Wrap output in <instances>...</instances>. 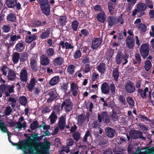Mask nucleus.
<instances>
[{"instance_id": "nucleus-15", "label": "nucleus", "mask_w": 154, "mask_h": 154, "mask_svg": "<svg viewBox=\"0 0 154 154\" xmlns=\"http://www.w3.org/2000/svg\"><path fill=\"white\" fill-rule=\"evenodd\" d=\"M48 94L50 96V97L48 99V101L51 102L56 98L58 96L57 94L55 89H52L49 91Z\"/></svg>"}, {"instance_id": "nucleus-36", "label": "nucleus", "mask_w": 154, "mask_h": 154, "mask_svg": "<svg viewBox=\"0 0 154 154\" xmlns=\"http://www.w3.org/2000/svg\"><path fill=\"white\" fill-rule=\"evenodd\" d=\"M60 78L58 76L53 77L49 81V84L52 86L56 85L59 81Z\"/></svg>"}, {"instance_id": "nucleus-13", "label": "nucleus", "mask_w": 154, "mask_h": 154, "mask_svg": "<svg viewBox=\"0 0 154 154\" xmlns=\"http://www.w3.org/2000/svg\"><path fill=\"white\" fill-rule=\"evenodd\" d=\"M125 87L126 91L129 93H132L134 92L135 90L134 84L131 82L126 83Z\"/></svg>"}, {"instance_id": "nucleus-26", "label": "nucleus", "mask_w": 154, "mask_h": 154, "mask_svg": "<svg viewBox=\"0 0 154 154\" xmlns=\"http://www.w3.org/2000/svg\"><path fill=\"white\" fill-rule=\"evenodd\" d=\"M106 135L109 137H112L115 135V131L114 129L111 128H108L105 130Z\"/></svg>"}, {"instance_id": "nucleus-34", "label": "nucleus", "mask_w": 154, "mask_h": 154, "mask_svg": "<svg viewBox=\"0 0 154 154\" xmlns=\"http://www.w3.org/2000/svg\"><path fill=\"white\" fill-rule=\"evenodd\" d=\"M75 66L74 65L70 64L67 67L66 71L67 73L70 75H73L75 72Z\"/></svg>"}, {"instance_id": "nucleus-44", "label": "nucleus", "mask_w": 154, "mask_h": 154, "mask_svg": "<svg viewBox=\"0 0 154 154\" xmlns=\"http://www.w3.org/2000/svg\"><path fill=\"white\" fill-rule=\"evenodd\" d=\"M146 8V5L144 4L140 3L138 5L137 9L138 11L141 12L144 11Z\"/></svg>"}, {"instance_id": "nucleus-9", "label": "nucleus", "mask_w": 154, "mask_h": 154, "mask_svg": "<svg viewBox=\"0 0 154 154\" xmlns=\"http://www.w3.org/2000/svg\"><path fill=\"white\" fill-rule=\"evenodd\" d=\"M137 151L132 154H154V147L149 149H143V148L137 147Z\"/></svg>"}, {"instance_id": "nucleus-29", "label": "nucleus", "mask_w": 154, "mask_h": 154, "mask_svg": "<svg viewBox=\"0 0 154 154\" xmlns=\"http://www.w3.org/2000/svg\"><path fill=\"white\" fill-rule=\"evenodd\" d=\"M8 79L10 81H14L15 80L16 75L13 70L10 69L9 70L8 72Z\"/></svg>"}, {"instance_id": "nucleus-45", "label": "nucleus", "mask_w": 154, "mask_h": 154, "mask_svg": "<svg viewBox=\"0 0 154 154\" xmlns=\"http://www.w3.org/2000/svg\"><path fill=\"white\" fill-rule=\"evenodd\" d=\"M19 101L21 105L25 106L27 104V100L25 96H22L20 97Z\"/></svg>"}, {"instance_id": "nucleus-59", "label": "nucleus", "mask_w": 154, "mask_h": 154, "mask_svg": "<svg viewBox=\"0 0 154 154\" xmlns=\"http://www.w3.org/2000/svg\"><path fill=\"white\" fill-rule=\"evenodd\" d=\"M38 123L37 121H33L30 125V128L32 130H35L38 125Z\"/></svg>"}, {"instance_id": "nucleus-52", "label": "nucleus", "mask_w": 154, "mask_h": 154, "mask_svg": "<svg viewBox=\"0 0 154 154\" xmlns=\"http://www.w3.org/2000/svg\"><path fill=\"white\" fill-rule=\"evenodd\" d=\"M127 139L129 141L130 139L129 136L127 134H124V136L120 137L119 139L122 142H125L126 139Z\"/></svg>"}, {"instance_id": "nucleus-22", "label": "nucleus", "mask_w": 154, "mask_h": 154, "mask_svg": "<svg viewBox=\"0 0 154 154\" xmlns=\"http://www.w3.org/2000/svg\"><path fill=\"white\" fill-rule=\"evenodd\" d=\"M6 90H8V91L5 92V94L6 96L8 97L10 96V93L14 92L15 85L14 84H12L11 85H6Z\"/></svg>"}, {"instance_id": "nucleus-57", "label": "nucleus", "mask_w": 154, "mask_h": 154, "mask_svg": "<svg viewBox=\"0 0 154 154\" xmlns=\"http://www.w3.org/2000/svg\"><path fill=\"white\" fill-rule=\"evenodd\" d=\"M9 102H11V106L14 108L16 105V99L12 97H10L8 99Z\"/></svg>"}, {"instance_id": "nucleus-37", "label": "nucleus", "mask_w": 154, "mask_h": 154, "mask_svg": "<svg viewBox=\"0 0 154 154\" xmlns=\"http://www.w3.org/2000/svg\"><path fill=\"white\" fill-rule=\"evenodd\" d=\"M57 119V116L54 112L51 113L49 117V119H50L51 123V124H54L55 122Z\"/></svg>"}, {"instance_id": "nucleus-35", "label": "nucleus", "mask_w": 154, "mask_h": 154, "mask_svg": "<svg viewBox=\"0 0 154 154\" xmlns=\"http://www.w3.org/2000/svg\"><path fill=\"white\" fill-rule=\"evenodd\" d=\"M20 57V53L15 52L14 53L12 56V60L14 63H17L19 61Z\"/></svg>"}, {"instance_id": "nucleus-6", "label": "nucleus", "mask_w": 154, "mask_h": 154, "mask_svg": "<svg viewBox=\"0 0 154 154\" xmlns=\"http://www.w3.org/2000/svg\"><path fill=\"white\" fill-rule=\"evenodd\" d=\"M73 104L70 100L68 99L65 100L62 103L61 109L65 111L66 112H68L72 109Z\"/></svg>"}, {"instance_id": "nucleus-10", "label": "nucleus", "mask_w": 154, "mask_h": 154, "mask_svg": "<svg viewBox=\"0 0 154 154\" xmlns=\"http://www.w3.org/2000/svg\"><path fill=\"white\" fill-rule=\"evenodd\" d=\"M130 137L133 139H137L141 138L143 139H145V137L143 136V133L140 131H133L129 132Z\"/></svg>"}, {"instance_id": "nucleus-31", "label": "nucleus", "mask_w": 154, "mask_h": 154, "mask_svg": "<svg viewBox=\"0 0 154 154\" xmlns=\"http://www.w3.org/2000/svg\"><path fill=\"white\" fill-rule=\"evenodd\" d=\"M66 125V119L63 116L61 117L58 122V126L60 129L63 130L64 129Z\"/></svg>"}, {"instance_id": "nucleus-19", "label": "nucleus", "mask_w": 154, "mask_h": 154, "mask_svg": "<svg viewBox=\"0 0 154 154\" xmlns=\"http://www.w3.org/2000/svg\"><path fill=\"white\" fill-rule=\"evenodd\" d=\"M21 36L19 35H14L10 36L8 46H13L15 42L18 39H20Z\"/></svg>"}, {"instance_id": "nucleus-12", "label": "nucleus", "mask_w": 154, "mask_h": 154, "mask_svg": "<svg viewBox=\"0 0 154 154\" xmlns=\"http://www.w3.org/2000/svg\"><path fill=\"white\" fill-rule=\"evenodd\" d=\"M102 42V39L100 38H95L93 39L91 45L93 49H96L101 45Z\"/></svg>"}, {"instance_id": "nucleus-24", "label": "nucleus", "mask_w": 154, "mask_h": 154, "mask_svg": "<svg viewBox=\"0 0 154 154\" xmlns=\"http://www.w3.org/2000/svg\"><path fill=\"white\" fill-rule=\"evenodd\" d=\"M59 44L62 46L63 48H65L66 49H72L74 48V46L68 42H64L63 41H60Z\"/></svg>"}, {"instance_id": "nucleus-38", "label": "nucleus", "mask_w": 154, "mask_h": 154, "mask_svg": "<svg viewBox=\"0 0 154 154\" xmlns=\"http://www.w3.org/2000/svg\"><path fill=\"white\" fill-rule=\"evenodd\" d=\"M46 54L49 58L52 57L54 54V49L52 48H49L46 50Z\"/></svg>"}, {"instance_id": "nucleus-54", "label": "nucleus", "mask_w": 154, "mask_h": 154, "mask_svg": "<svg viewBox=\"0 0 154 154\" xmlns=\"http://www.w3.org/2000/svg\"><path fill=\"white\" fill-rule=\"evenodd\" d=\"M138 27L139 29L142 32H144L146 31V27L144 24L140 23Z\"/></svg>"}, {"instance_id": "nucleus-1", "label": "nucleus", "mask_w": 154, "mask_h": 154, "mask_svg": "<svg viewBox=\"0 0 154 154\" xmlns=\"http://www.w3.org/2000/svg\"><path fill=\"white\" fill-rule=\"evenodd\" d=\"M44 137V135L38 137V135L31 134L29 138L19 144V149L23 148L26 154H39V149L35 140L40 141Z\"/></svg>"}, {"instance_id": "nucleus-61", "label": "nucleus", "mask_w": 154, "mask_h": 154, "mask_svg": "<svg viewBox=\"0 0 154 154\" xmlns=\"http://www.w3.org/2000/svg\"><path fill=\"white\" fill-rule=\"evenodd\" d=\"M79 25L78 22L76 20L74 21L72 24V27L74 31H76Z\"/></svg>"}, {"instance_id": "nucleus-39", "label": "nucleus", "mask_w": 154, "mask_h": 154, "mask_svg": "<svg viewBox=\"0 0 154 154\" xmlns=\"http://www.w3.org/2000/svg\"><path fill=\"white\" fill-rule=\"evenodd\" d=\"M115 8V4H113L111 2H109L108 4V9L109 13L111 15L114 14Z\"/></svg>"}, {"instance_id": "nucleus-7", "label": "nucleus", "mask_w": 154, "mask_h": 154, "mask_svg": "<svg viewBox=\"0 0 154 154\" xmlns=\"http://www.w3.org/2000/svg\"><path fill=\"white\" fill-rule=\"evenodd\" d=\"M149 51V45L147 44H142L140 48L141 55L143 58H146L148 55Z\"/></svg>"}, {"instance_id": "nucleus-58", "label": "nucleus", "mask_w": 154, "mask_h": 154, "mask_svg": "<svg viewBox=\"0 0 154 154\" xmlns=\"http://www.w3.org/2000/svg\"><path fill=\"white\" fill-rule=\"evenodd\" d=\"M113 76L114 79L117 81L119 76V72L117 69H116L113 71Z\"/></svg>"}, {"instance_id": "nucleus-4", "label": "nucleus", "mask_w": 154, "mask_h": 154, "mask_svg": "<svg viewBox=\"0 0 154 154\" xmlns=\"http://www.w3.org/2000/svg\"><path fill=\"white\" fill-rule=\"evenodd\" d=\"M107 21L108 26L111 27L118 23H120L121 24H123L124 23V20L122 15L118 18H116L113 16H109L107 18Z\"/></svg>"}, {"instance_id": "nucleus-46", "label": "nucleus", "mask_w": 154, "mask_h": 154, "mask_svg": "<svg viewBox=\"0 0 154 154\" xmlns=\"http://www.w3.org/2000/svg\"><path fill=\"white\" fill-rule=\"evenodd\" d=\"M152 67V64L151 62L149 60H146L145 62L144 68L145 70L147 71H149L151 68Z\"/></svg>"}, {"instance_id": "nucleus-23", "label": "nucleus", "mask_w": 154, "mask_h": 154, "mask_svg": "<svg viewBox=\"0 0 154 154\" xmlns=\"http://www.w3.org/2000/svg\"><path fill=\"white\" fill-rule=\"evenodd\" d=\"M64 60L62 57H59L54 59L52 61L53 64L55 66L60 65L63 62Z\"/></svg>"}, {"instance_id": "nucleus-47", "label": "nucleus", "mask_w": 154, "mask_h": 154, "mask_svg": "<svg viewBox=\"0 0 154 154\" xmlns=\"http://www.w3.org/2000/svg\"><path fill=\"white\" fill-rule=\"evenodd\" d=\"M6 85L2 84L0 85V97H2V94L6 91Z\"/></svg>"}, {"instance_id": "nucleus-48", "label": "nucleus", "mask_w": 154, "mask_h": 154, "mask_svg": "<svg viewBox=\"0 0 154 154\" xmlns=\"http://www.w3.org/2000/svg\"><path fill=\"white\" fill-rule=\"evenodd\" d=\"M16 19V17L15 15L12 14H9L7 17L8 21L11 22H14Z\"/></svg>"}, {"instance_id": "nucleus-56", "label": "nucleus", "mask_w": 154, "mask_h": 154, "mask_svg": "<svg viewBox=\"0 0 154 154\" xmlns=\"http://www.w3.org/2000/svg\"><path fill=\"white\" fill-rule=\"evenodd\" d=\"M28 54L26 52H23L21 54L20 60L21 62H24L27 59Z\"/></svg>"}, {"instance_id": "nucleus-3", "label": "nucleus", "mask_w": 154, "mask_h": 154, "mask_svg": "<svg viewBox=\"0 0 154 154\" xmlns=\"http://www.w3.org/2000/svg\"><path fill=\"white\" fill-rule=\"evenodd\" d=\"M128 54H125L124 56L122 53L118 51L115 57V61L117 64H120L122 62V59L125 61V62L123 63L122 64L124 65L128 62L127 59L128 58Z\"/></svg>"}, {"instance_id": "nucleus-50", "label": "nucleus", "mask_w": 154, "mask_h": 154, "mask_svg": "<svg viewBox=\"0 0 154 154\" xmlns=\"http://www.w3.org/2000/svg\"><path fill=\"white\" fill-rule=\"evenodd\" d=\"M11 27L9 25H3L2 27L3 32L5 33L8 32L10 30Z\"/></svg>"}, {"instance_id": "nucleus-5", "label": "nucleus", "mask_w": 154, "mask_h": 154, "mask_svg": "<svg viewBox=\"0 0 154 154\" xmlns=\"http://www.w3.org/2000/svg\"><path fill=\"white\" fill-rule=\"evenodd\" d=\"M45 143H40L39 144V146L40 147L39 149L40 154H48V147L50 143L47 141L46 139H44Z\"/></svg>"}, {"instance_id": "nucleus-28", "label": "nucleus", "mask_w": 154, "mask_h": 154, "mask_svg": "<svg viewBox=\"0 0 154 154\" xmlns=\"http://www.w3.org/2000/svg\"><path fill=\"white\" fill-rule=\"evenodd\" d=\"M101 89L103 93L105 94H108L109 91V87L106 82L104 83L101 85Z\"/></svg>"}, {"instance_id": "nucleus-27", "label": "nucleus", "mask_w": 154, "mask_h": 154, "mask_svg": "<svg viewBox=\"0 0 154 154\" xmlns=\"http://www.w3.org/2000/svg\"><path fill=\"white\" fill-rule=\"evenodd\" d=\"M37 37L36 34H33L32 35H27L25 38V42L26 43H29L35 40Z\"/></svg>"}, {"instance_id": "nucleus-33", "label": "nucleus", "mask_w": 154, "mask_h": 154, "mask_svg": "<svg viewBox=\"0 0 154 154\" xmlns=\"http://www.w3.org/2000/svg\"><path fill=\"white\" fill-rule=\"evenodd\" d=\"M0 130L2 132L7 133L8 134L7 125L1 119H0Z\"/></svg>"}, {"instance_id": "nucleus-42", "label": "nucleus", "mask_w": 154, "mask_h": 154, "mask_svg": "<svg viewBox=\"0 0 154 154\" xmlns=\"http://www.w3.org/2000/svg\"><path fill=\"white\" fill-rule=\"evenodd\" d=\"M86 118L83 115H80L78 116V124L81 125L85 121Z\"/></svg>"}, {"instance_id": "nucleus-64", "label": "nucleus", "mask_w": 154, "mask_h": 154, "mask_svg": "<svg viewBox=\"0 0 154 154\" xmlns=\"http://www.w3.org/2000/svg\"><path fill=\"white\" fill-rule=\"evenodd\" d=\"M8 68L5 66H3L1 69V71L2 73V74L4 75H7V72L8 71Z\"/></svg>"}, {"instance_id": "nucleus-60", "label": "nucleus", "mask_w": 154, "mask_h": 154, "mask_svg": "<svg viewBox=\"0 0 154 154\" xmlns=\"http://www.w3.org/2000/svg\"><path fill=\"white\" fill-rule=\"evenodd\" d=\"M72 136L74 140L77 141L79 140L80 138V134L79 132H75L73 134Z\"/></svg>"}, {"instance_id": "nucleus-62", "label": "nucleus", "mask_w": 154, "mask_h": 154, "mask_svg": "<svg viewBox=\"0 0 154 154\" xmlns=\"http://www.w3.org/2000/svg\"><path fill=\"white\" fill-rule=\"evenodd\" d=\"M66 17L65 16H61L59 19V21L61 24H65L66 22Z\"/></svg>"}, {"instance_id": "nucleus-41", "label": "nucleus", "mask_w": 154, "mask_h": 154, "mask_svg": "<svg viewBox=\"0 0 154 154\" xmlns=\"http://www.w3.org/2000/svg\"><path fill=\"white\" fill-rule=\"evenodd\" d=\"M126 101L129 105L130 107L133 108L134 105V101L133 98L131 97H128L126 98Z\"/></svg>"}, {"instance_id": "nucleus-63", "label": "nucleus", "mask_w": 154, "mask_h": 154, "mask_svg": "<svg viewBox=\"0 0 154 154\" xmlns=\"http://www.w3.org/2000/svg\"><path fill=\"white\" fill-rule=\"evenodd\" d=\"M145 3L147 5L149 8L150 9L153 8L152 0H145Z\"/></svg>"}, {"instance_id": "nucleus-16", "label": "nucleus", "mask_w": 154, "mask_h": 154, "mask_svg": "<svg viewBox=\"0 0 154 154\" xmlns=\"http://www.w3.org/2000/svg\"><path fill=\"white\" fill-rule=\"evenodd\" d=\"M70 90L74 96L77 95L79 91V87L75 82H72L70 83Z\"/></svg>"}, {"instance_id": "nucleus-51", "label": "nucleus", "mask_w": 154, "mask_h": 154, "mask_svg": "<svg viewBox=\"0 0 154 154\" xmlns=\"http://www.w3.org/2000/svg\"><path fill=\"white\" fill-rule=\"evenodd\" d=\"M110 88L111 92V95L112 97H113L116 92V88L114 84H112L110 85Z\"/></svg>"}, {"instance_id": "nucleus-40", "label": "nucleus", "mask_w": 154, "mask_h": 154, "mask_svg": "<svg viewBox=\"0 0 154 154\" xmlns=\"http://www.w3.org/2000/svg\"><path fill=\"white\" fill-rule=\"evenodd\" d=\"M16 128L18 129V131L21 130L22 128H25L26 126V122L25 121L23 122H20V124H18V123H16Z\"/></svg>"}, {"instance_id": "nucleus-30", "label": "nucleus", "mask_w": 154, "mask_h": 154, "mask_svg": "<svg viewBox=\"0 0 154 154\" xmlns=\"http://www.w3.org/2000/svg\"><path fill=\"white\" fill-rule=\"evenodd\" d=\"M25 46V44L23 42H20L16 45L15 48L17 51L20 52L23 50Z\"/></svg>"}, {"instance_id": "nucleus-2", "label": "nucleus", "mask_w": 154, "mask_h": 154, "mask_svg": "<svg viewBox=\"0 0 154 154\" xmlns=\"http://www.w3.org/2000/svg\"><path fill=\"white\" fill-rule=\"evenodd\" d=\"M40 7L43 13L46 15H49L50 14V6L48 0H38Z\"/></svg>"}, {"instance_id": "nucleus-55", "label": "nucleus", "mask_w": 154, "mask_h": 154, "mask_svg": "<svg viewBox=\"0 0 154 154\" xmlns=\"http://www.w3.org/2000/svg\"><path fill=\"white\" fill-rule=\"evenodd\" d=\"M12 109H11L10 106H9L6 107L4 111V113L6 116L10 115L12 112Z\"/></svg>"}, {"instance_id": "nucleus-25", "label": "nucleus", "mask_w": 154, "mask_h": 154, "mask_svg": "<svg viewBox=\"0 0 154 154\" xmlns=\"http://www.w3.org/2000/svg\"><path fill=\"white\" fill-rule=\"evenodd\" d=\"M97 18L99 22L102 23H103L106 19L105 13L103 11L100 12L97 14Z\"/></svg>"}, {"instance_id": "nucleus-21", "label": "nucleus", "mask_w": 154, "mask_h": 154, "mask_svg": "<svg viewBox=\"0 0 154 154\" xmlns=\"http://www.w3.org/2000/svg\"><path fill=\"white\" fill-rule=\"evenodd\" d=\"M30 66L31 69L33 71H37L38 70L37 61L35 59H31L30 61Z\"/></svg>"}, {"instance_id": "nucleus-32", "label": "nucleus", "mask_w": 154, "mask_h": 154, "mask_svg": "<svg viewBox=\"0 0 154 154\" xmlns=\"http://www.w3.org/2000/svg\"><path fill=\"white\" fill-rule=\"evenodd\" d=\"M17 0H6V4L8 7L13 8L16 5Z\"/></svg>"}, {"instance_id": "nucleus-11", "label": "nucleus", "mask_w": 154, "mask_h": 154, "mask_svg": "<svg viewBox=\"0 0 154 154\" xmlns=\"http://www.w3.org/2000/svg\"><path fill=\"white\" fill-rule=\"evenodd\" d=\"M149 89L147 87H146L143 90L141 88L138 89L137 91L139 92L141 97L143 99H145L146 97V92H148L149 93L148 97L150 99L151 98V92L149 91Z\"/></svg>"}, {"instance_id": "nucleus-53", "label": "nucleus", "mask_w": 154, "mask_h": 154, "mask_svg": "<svg viewBox=\"0 0 154 154\" xmlns=\"http://www.w3.org/2000/svg\"><path fill=\"white\" fill-rule=\"evenodd\" d=\"M82 53L80 50H77L74 52L73 54V57L75 59H77L81 57Z\"/></svg>"}, {"instance_id": "nucleus-18", "label": "nucleus", "mask_w": 154, "mask_h": 154, "mask_svg": "<svg viewBox=\"0 0 154 154\" xmlns=\"http://www.w3.org/2000/svg\"><path fill=\"white\" fill-rule=\"evenodd\" d=\"M126 46L129 49L132 48L134 45L135 42L132 36H128L126 40Z\"/></svg>"}, {"instance_id": "nucleus-49", "label": "nucleus", "mask_w": 154, "mask_h": 154, "mask_svg": "<svg viewBox=\"0 0 154 154\" xmlns=\"http://www.w3.org/2000/svg\"><path fill=\"white\" fill-rule=\"evenodd\" d=\"M105 65L102 63L98 66L97 69L100 72L103 73L105 71Z\"/></svg>"}, {"instance_id": "nucleus-17", "label": "nucleus", "mask_w": 154, "mask_h": 154, "mask_svg": "<svg viewBox=\"0 0 154 154\" xmlns=\"http://www.w3.org/2000/svg\"><path fill=\"white\" fill-rule=\"evenodd\" d=\"M36 82V80L35 79V77L33 76L31 77V80L27 86V88L29 91L31 92L32 91L34 88Z\"/></svg>"}, {"instance_id": "nucleus-8", "label": "nucleus", "mask_w": 154, "mask_h": 154, "mask_svg": "<svg viewBox=\"0 0 154 154\" xmlns=\"http://www.w3.org/2000/svg\"><path fill=\"white\" fill-rule=\"evenodd\" d=\"M98 119L100 123H101L102 121L105 123H108L110 121L108 113L107 112H102L100 114H98Z\"/></svg>"}, {"instance_id": "nucleus-43", "label": "nucleus", "mask_w": 154, "mask_h": 154, "mask_svg": "<svg viewBox=\"0 0 154 154\" xmlns=\"http://www.w3.org/2000/svg\"><path fill=\"white\" fill-rule=\"evenodd\" d=\"M50 32L49 30H47L43 32L40 35V37L42 39H45L49 36Z\"/></svg>"}, {"instance_id": "nucleus-20", "label": "nucleus", "mask_w": 154, "mask_h": 154, "mask_svg": "<svg viewBox=\"0 0 154 154\" xmlns=\"http://www.w3.org/2000/svg\"><path fill=\"white\" fill-rule=\"evenodd\" d=\"M48 57L44 55H42L40 57L41 64L43 66H47L50 63V60Z\"/></svg>"}, {"instance_id": "nucleus-14", "label": "nucleus", "mask_w": 154, "mask_h": 154, "mask_svg": "<svg viewBox=\"0 0 154 154\" xmlns=\"http://www.w3.org/2000/svg\"><path fill=\"white\" fill-rule=\"evenodd\" d=\"M26 68H24L22 69L20 72V79L21 81L24 82L27 81L28 79V73Z\"/></svg>"}]
</instances>
